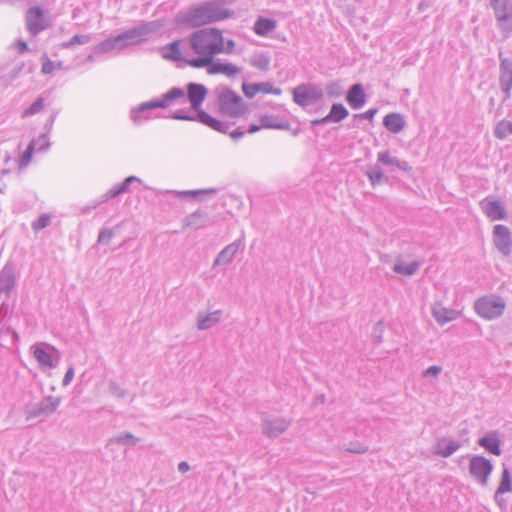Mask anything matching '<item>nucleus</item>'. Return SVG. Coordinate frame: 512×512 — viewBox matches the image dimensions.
Wrapping results in <instances>:
<instances>
[{"label":"nucleus","instance_id":"nucleus-1","mask_svg":"<svg viewBox=\"0 0 512 512\" xmlns=\"http://www.w3.org/2000/svg\"><path fill=\"white\" fill-rule=\"evenodd\" d=\"M189 49H183L180 41L172 42L161 48L165 59L183 61L193 68H204L212 64L218 54H231L235 42L225 40L221 30L216 28L200 29L189 37Z\"/></svg>","mask_w":512,"mask_h":512},{"label":"nucleus","instance_id":"nucleus-2","mask_svg":"<svg viewBox=\"0 0 512 512\" xmlns=\"http://www.w3.org/2000/svg\"><path fill=\"white\" fill-rule=\"evenodd\" d=\"M229 14L213 4H206L190 10L184 17V22L191 27L203 26L227 18Z\"/></svg>","mask_w":512,"mask_h":512},{"label":"nucleus","instance_id":"nucleus-3","mask_svg":"<svg viewBox=\"0 0 512 512\" xmlns=\"http://www.w3.org/2000/svg\"><path fill=\"white\" fill-rule=\"evenodd\" d=\"M505 300L496 294L485 295L474 302V310L477 315L491 321L500 318L505 311Z\"/></svg>","mask_w":512,"mask_h":512},{"label":"nucleus","instance_id":"nucleus-4","mask_svg":"<svg viewBox=\"0 0 512 512\" xmlns=\"http://www.w3.org/2000/svg\"><path fill=\"white\" fill-rule=\"evenodd\" d=\"M29 350L42 371L55 369L61 361V352L47 342H36Z\"/></svg>","mask_w":512,"mask_h":512},{"label":"nucleus","instance_id":"nucleus-5","mask_svg":"<svg viewBox=\"0 0 512 512\" xmlns=\"http://www.w3.org/2000/svg\"><path fill=\"white\" fill-rule=\"evenodd\" d=\"M17 267L12 261H8L0 272V298L5 297L0 307V312L7 314L9 306L6 300L10 297L16 286Z\"/></svg>","mask_w":512,"mask_h":512},{"label":"nucleus","instance_id":"nucleus-6","mask_svg":"<svg viewBox=\"0 0 512 512\" xmlns=\"http://www.w3.org/2000/svg\"><path fill=\"white\" fill-rule=\"evenodd\" d=\"M247 110L241 96L233 91H225L219 97V111L230 117H239Z\"/></svg>","mask_w":512,"mask_h":512},{"label":"nucleus","instance_id":"nucleus-7","mask_svg":"<svg viewBox=\"0 0 512 512\" xmlns=\"http://www.w3.org/2000/svg\"><path fill=\"white\" fill-rule=\"evenodd\" d=\"M469 474L481 486L488 484L493 471L492 462L482 455H474L469 461Z\"/></svg>","mask_w":512,"mask_h":512},{"label":"nucleus","instance_id":"nucleus-8","mask_svg":"<svg viewBox=\"0 0 512 512\" xmlns=\"http://www.w3.org/2000/svg\"><path fill=\"white\" fill-rule=\"evenodd\" d=\"M60 402L61 399L59 397H44L39 403L27 410V418H36L43 415L48 416L56 411Z\"/></svg>","mask_w":512,"mask_h":512},{"label":"nucleus","instance_id":"nucleus-9","mask_svg":"<svg viewBox=\"0 0 512 512\" xmlns=\"http://www.w3.org/2000/svg\"><path fill=\"white\" fill-rule=\"evenodd\" d=\"M320 97L321 92L310 85H300L293 90V100L301 106H306Z\"/></svg>","mask_w":512,"mask_h":512},{"label":"nucleus","instance_id":"nucleus-10","mask_svg":"<svg viewBox=\"0 0 512 512\" xmlns=\"http://www.w3.org/2000/svg\"><path fill=\"white\" fill-rule=\"evenodd\" d=\"M493 241L497 249L504 254L511 251L512 239L510 230L504 225H496L493 231Z\"/></svg>","mask_w":512,"mask_h":512},{"label":"nucleus","instance_id":"nucleus-11","mask_svg":"<svg viewBox=\"0 0 512 512\" xmlns=\"http://www.w3.org/2000/svg\"><path fill=\"white\" fill-rule=\"evenodd\" d=\"M290 422L282 417L265 418L263 420V432L269 438H276L287 430Z\"/></svg>","mask_w":512,"mask_h":512},{"label":"nucleus","instance_id":"nucleus-12","mask_svg":"<svg viewBox=\"0 0 512 512\" xmlns=\"http://www.w3.org/2000/svg\"><path fill=\"white\" fill-rule=\"evenodd\" d=\"M223 317V311L218 309L212 312L199 311L196 316V326L200 331H206L216 326Z\"/></svg>","mask_w":512,"mask_h":512},{"label":"nucleus","instance_id":"nucleus-13","mask_svg":"<svg viewBox=\"0 0 512 512\" xmlns=\"http://www.w3.org/2000/svg\"><path fill=\"white\" fill-rule=\"evenodd\" d=\"M478 445L495 456H500L502 453L501 440L498 431L485 433L478 439Z\"/></svg>","mask_w":512,"mask_h":512},{"label":"nucleus","instance_id":"nucleus-14","mask_svg":"<svg viewBox=\"0 0 512 512\" xmlns=\"http://www.w3.org/2000/svg\"><path fill=\"white\" fill-rule=\"evenodd\" d=\"M431 312L436 322L441 326L456 320L460 316L459 311L444 307L441 303H435Z\"/></svg>","mask_w":512,"mask_h":512},{"label":"nucleus","instance_id":"nucleus-15","mask_svg":"<svg viewBox=\"0 0 512 512\" xmlns=\"http://www.w3.org/2000/svg\"><path fill=\"white\" fill-rule=\"evenodd\" d=\"M27 26L30 32L36 34L47 27L43 11L39 7H32L27 12Z\"/></svg>","mask_w":512,"mask_h":512},{"label":"nucleus","instance_id":"nucleus-16","mask_svg":"<svg viewBox=\"0 0 512 512\" xmlns=\"http://www.w3.org/2000/svg\"><path fill=\"white\" fill-rule=\"evenodd\" d=\"M187 95L194 110L199 111L207 95V89L202 84L190 83L187 86Z\"/></svg>","mask_w":512,"mask_h":512},{"label":"nucleus","instance_id":"nucleus-17","mask_svg":"<svg viewBox=\"0 0 512 512\" xmlns=\"http://www.w3.org/2000/svg\"><path fill=\"white\" fill-rule=\"evenodd\" d=\"M242 90H243V93L248 98H254L259 93L274 94V95L281 94L280 89L273 88V86L269 83H252V84L244 83L242 85Z\"/></svg>","mask_w":512,"mask_h":512},{"label":"nucleus","instance_id":"nucleus-18","mask_svg":"<svg viewBox=\"0 0 512 512\" xmlns=\"http://www.w3.org/2000/svg\"><path fill=\"white\" fill-rule=\"evenodd\" d=\"M460 447L461 443L458 440L442 438L436 443L434 452L436 455L448 458L453 455Z\"/></svg>","mask_w":512,"mask_h":512},{"label":"nucleus","instance_id":"nucleus-19","mask_svg":"<svg viewBox=\"0 0 512 512\" xmlns=\"http://www.w3.org/2000/svg\"><path fill=\"white\" fill-rule=\"evenodd\" d=\"M260 124H252L248 130L249 133L253 134L262 129H283L287 125L278 123L277 119L272 115H262L259 119Z\"/></svg>","mask_w":512,"mask_h":512},{"label":"nucleus","instance_id":"nucleus-20","mask_svg":"<svg viewBox=\"0 0 512 512\" xmlns=\"http://www.w3.org/2000/svg\"><path fill=\"white\" fill-rule=\"evenodd\" d=\"M512 491V472L511 469L503 465V471L499 486L495 492V501L499 503V496Z\"/></svg>","mask_w":512,"mask_h":512},{"label":"nucleus","instance_id":"nucleus-21","mask_svg":"<svg viewBox=\"0 0 512 512\" xmlns=\"http://www.w3.org/2000/svg\"><path fill=\"white\" fill-rule=\"evenodd\" d=\"M484 212L491 220H503L507 216L504 205L499 201H488L484 206Z\"/></svg>","mask_w":512,"mask_h":512},{"label":"nucleus","instance_id":"nucleus-22","mask_svg":"<svg viewBox=\"0 0 512 512\" xmlns=\"http://www.w3.org/2000/svg\"><path fill=\"white\" fill-rule=\"evenodd\" d=\"M383 125L392 133L400 132L405 126V120L401 114L390 113L383 119Z\"/></svg>","mask_w":512,"mask_h":512},{"label":"nucleus","instance_id":"nucleus-23","mask_svg":"<svg viewBox=\"0 0 512 512\" xmlns=\"http://www.w3.org/2000/svg\"><path fill=\"white\" fill-rule=\"evenodd\" d=\"M347 101L351 107L358 109L365 103V94L359 84L353 85L347 95Z\"/></svg>","mask_w":512,"mask_h":512},{"label":"nucleus","instance_id":"nucleus-24","mask_svg":"<svg viewBox=\"0 0 512 512\" xmlns=\"http://www.w3.org/2000/svg\"><path fill=\"white\" fill-rule=\"evenodd\" d=\"M197 119L203 123L204 125L210 127L211 129L218 131V132H226V126L219 121L218 119L214 118L213 116L209 115L203 110L198 111Z\"/></svg>","mask_w":512,"mask_h":512},{"label":"nucleus","instance_id":"nucleus-25","mask_svg":"<svg viewBox=\"0 0 512 512\" xmlns=\"http://www.w3.org/2000/svg\"><path fill=\"white\" fill-rule=\"evenodd\" d=\"M348 115L347 109L342 104H334L331 108L330 113L321 120L314 121L315 124H319L326 121L339 122L346 118Z\"/></svg>","mask_w":512,"mask_h":512},{"label":"nucleus","instance_id":"nucleus-26","mask_svg":"<svg viewBox=\"0 0 512 512\" xmlns=\"http://www.w3.org/2000/svg\"><path fill=\"white\" fill-rule=\"evenodd\" d=\"M208 73L213 74H224L227 76H233L239 73V69L231 64L228 63H213L208 66Z\"/></svg>","mask_w":512,"mask_h":512},{"label":"nucleus","instance_id":"nucleus-27","mask_svg":"<svg viewBox=\"0 0 512 512\" xmlns=\"http://www.w3.org/2000/svg\"><path fill=\"white\" fill-rule=\"evenodd\" d=\"M276 28V21L268 18H259L254 24V32L259 36H266Z\"/></svg>","mask_w":512,"mask_h":512},{"label":"nucleus","instance_id":"nucleus-28","mask_svg":"<svg viewBox=\"0 0 512 512\" xmlns=\"http://www.w3.org/2000/svg\"><path fill=\"white\" fill-rule=\"evenodd\" d=\"M419 266L420 263L418 261H412L410 263L399 261L394 264L393 271L404 276H411L416 273V271L419 269Z\"/></svg>","mask_w":512,"mask_h":512},{"label":"nucleus","instance_id":"nucleus-29","mask_svg":"<svg viewBox=\"0 0 512 512\" xmlns=\"http://www.w3.org/2000/svg\"><path fill=\"white\" fill-rule=\"evenodd\" d=\"M139 442V438L131 434L130 432H122L109 439L108 445L113 443H119L126 446H135Z\"/></svg>","mask_w":512,"mask_h":512},{"label":"nucleus","instance_id":"nucleus-30","mask_svg":"<svg viewBox=\"0 0 512 512\" xmlns=\"http://www.w3.org/2000/svg\"><path fill=\"white\" fill-rule=\"evenodd\" d=\"M512 134V122L502 120L497 123L495 128V135L499 139H504Z\"/></svg>","mask_w":512,"mask_h":512},{"label":"nucleus","instance_id":"nucleus-31","mask_svg":"<svg viewBox=\"0 0 512 512\" xmlns=\"http://www.w3.org/2000/svg\"><path fill=\"white\" fill-rule=\"evenodd\" d=\"M61 68H62L61 62L54 63L47 55H44L42 57L41 72L43 74H50V73L54 72L56 69H61Z\"/></svg>","mask_w":512,"mask_h":512},{"label":"nucleus","instance_id":"nucleus-32","mask_svg":"<svg viewBox=\"0 0 512 512\" xmlns=\"http://www.w3.org/2000/svg\"><path fill=\"white\" fill-rule=\"evenodd\" d=\"M45 105L42 98H38L33 104H31L23 113L24 117L33 116L43 111Z\"/></svg>","mask_w":512,"mask_h":512},{"label":"nucleus","instance_id":"nucleus-33","mask_svg":"<svg viewBox=\"0 0 512 512\" xmlns=\"http://www.w3.org/2000/svg\"><path fill=\"white\" fill-rule=\"evenodd\" d=\"M177 99H185V92L180 88H173L163 96V100L167 101V107Z\"/></svg>","mask_w":512,"mask_h":512},{"label":"nucleus","instance_id":"nucleus-34","mask_svg":"<svg viewBox=\"0 0 512 512\" xmlns=\"http://www.w3.org/2000/svg\"><path fill=\"white\" fill-rule=\"evenodd\" d=\"M136 178L133 177V176H130L128 178L125 179V181L117 188V189H112L109 191V194L111 197H115L121 193H124L125 191H127L128 187H129V184L134 181Z\"/></svg>","mask_w":512,"mask_h":512},{"label":"nucleus","instance_id":"nucleus-35","mask_svg":"<svg viewBox=\"0 0 512 512\" xmlns=\"http://www.w3.org/2000/svg\"><path fill=\"white\" fill-rule=\"evenodd\" d=\"M35 145H36L35 141H31V143L28 145L26 151L22 155L21 166H25L31 161Z\"/></svg>","mask_w":512,"mask_h":512},{"label":"nucleus","instance_id":"nucleus-36","mask_svg":"<svg viewBox=\"0 0 512 512\" xmlns=\"http://www.w3.org/2000/svg\"><path fill=\"white\" fill-rule=\"evenodd\" d=\"M109 391L113 396L117 398H123L126 395L125 390L122 389L116 382L113 381H111L109 384Z\"/></svg>","mask_w":512,"mask_h":512},{"label":"nucleus","instance_id":"nucleus-37","mask_svg":"<svg viewBox=\"0 0 512 512\" xmlns=\"http://www.w3.org/2000/svg\"><path fill=\"white\" fill-rule=\"evenodd\" d=\"M50 222V217L48 215H41L34 223L33 228L35 230H40L45 228Z\"/></svg>","mask_w":512,"mask_h":512},{"label":"nucleus","instance_id":"nucleus-38","mask_svg":"<svg viewBox=\"0 0 512 512\" xmlns=\"http://www.w3.org/2000/svg\"><path fill=\"white\" fill-rule=\"evenodd\" d=\"M240 244L239 243H233L229 246H227L221 253V255H229V256H233L235 254H238L241 252V249H240Z\"/></svg>","mask_w":512,"mask_h":512},{"label":"nucleus","instance_id":"nucleus-39","mask_svg":"<svg viewBox=\"0 0 512 512\" xmlns=\"http://www.w3.org/2000/svg\"><path fill=\"white\" fill-rule=\"evenodd\" d=\"M346 450L349 452H352V453L362 454L368 450V447L365 445H361V444L351 443L350 446Z\"/></svg>","mask_w":512,"mask_h":512},{"label":"nucleus","instance_id":"nucleus-40","mask_svg":"<svg viewBox=\"0 0 512 512\" xmlns=\"http://www.w3.org/2000/svg\"><path fill=\"white\" fill-rule=\"evenodd\" d=\"M74 378V368L69 367L64 375V378L62 380L63 386H68Z\"/></svg>","mask_w":512,"mask_h":512},{"label":"nucleus","instance_id":"nucleus-41","mask_svg":"<svg viewBox=\"0 0 512 512\" xmlns=\"http://www.w3.org/2000/svg\"><path fill=\"white\" fill-rule=\"evenodd\" d=\"M442 371V368L440 366H437V365H433V366H430L429 368H427L424 372V376L425 377H428V376H438L440 374V372Z\"/></svg>","mask_w":512,"mask_h":512},{"label":"nucleus","instance_id":"nucleus-42","mask_svg":"<svg viewBox=\"0 0 512 512\" xmlns=\"http://www.w3.org/2000/svg\"><path fill=\"white\" fill-rule=\"evenodd\" d=\"M167 101H164L163 98L160 101H153L143 105V108H166Z\"/></svg>","mask_w":512,"mask_h":512},{"label":"nucleus","instance_id":"nucleus-43","mask_svg":"<svg viewBox=\"0 0 512 512\" xmlns=\"http://www.w3.org/2000/svg\"><path fill=\"white\" fill-rule=\"evenodd\" d=\"M204 193L205 192L201 191V190H193V191H183V192H180L179 195L182 196V197L196 198L199 195H202Z\"/></svg>","mask_w":512,"mask_h":512},{"label":"nucleus","instance_id":"nucleus-44","mask_svg":"<svg viewBox=\"0 0 512 512\" xmlns=\"http://www.w3.org/2000/svg\"><path fill=\"white\" fill-rule=\"evenodd\" d=\"M112 236H113V232L111 230H105L99 234L98 239H99V242L106 243L112 238Z\"/></svg>","mask_w":512,"mask_h":512},{"label":"nucleus","instance_id":"nucleus-45","mask_svg":"<svg viewBox=\"0 0 512 512\" xmlns=\"http://www.w3.org/2000/svg\"><path fill=\"white\" fill-rule=\"evenodd\" d=\"M87 40H88L87 36H78V35H76V36L71 38V40L69 41L68 45L85 43Z\"/></svg>","mask_w":512,"mask_h":512},{"label":"nucleus","instance_id":"nucleus-46","mask_svg":"<svg viewBox=\"0 0 512 512\" xmlns=\"http://www.w3.org/2000/svg\"><path fill=\"white\" fill-rule=\"evenodd\" d=\"M379 160L385 164L393 163V160L390 158V156L387 152L379 154Z\"/></svg>","mask_w":512,"mask_h":512},{"label":"nucleus","instance_id":"nucleus-47","mask_svg":"<svg viewBox=\"0 0 512 512\" xmlns=\"http://www.w3.org/2000/svg\"><path fill=\"white\" fill-rule=\"evenodd\" d=\"M178 470L181 473H186L190 470V465L186 461H182L178 465Z\"/></svg>","mask_w":512,"mask_h":512},{"label":"nucleus","instance_id":"nucleus-48","mask_svg":"<svg viewBox=\"0 0 512 512\" xmlns=\"http://www.w3.org/2000/svg\"><path fill=\"white\" fill-rule=\"evenodd\" d=\"M232 258H220V257H217L215 258V261L213 263V266H217V265H220V264H225V263H228L230 262Z\"/></svg>","mask_w":512,"mask_h":512},{"label":"nucleus","instance_id":"nucleus-49","mask_svg":"<svg viewBox=\"0 0 512 512\" xmlns=\"http://www.w3.org/2000/svg\"><path fill=\"white\" fill-rule=\"evenodd\" d=\"M17 47L20 52H25L28 50V46L25 42H21V41L17 42Z\"/></svg>","mask_w":512,"mask_h":512},{"label":"nucleus","instance_id":"nucleus-50","mask_svg":"<svg viewBox=\"0 0 512 512\" xmlns=\"http://www.w3.org/2000/svg\"><path fill=\"white\" fill-rule=\"evenodd\" d=\"M371 181L374 183L375 181H379L381 179V174L379 172L369 174Z\"/></svg>","mask_w":512,"mask_h":512},{"label":"nucleus","instance_id":"nucleus-51","mask_svg":"<svg viewBox=\"0 0 512 512\" xmlns=\"http://www.w3.org/2000/svg\"><path fill=\"white\" fill-rule=\"evenodd\" d=\"M174 118L175 119H180V120H194V118L189 117V116L184 115V114H175Z\"/></svg>","mask_w":512,"mask_h":512},{"label":"nucleus","instance_id":"nucleus-52","mask_svg":"<svg viewBox=\"0 0 512 512\" xmlns=\"http://www.w3.org/2000/svg\"><path fill=\"white\" fill-rule=\"evenodd\" d=\"M376 114V110H368L363 116L369 120H372Z\"/></svg>","mask_w":512,"mask_h":512},{"label":"nucleus","instance_id":"nucleus-53","mask_svg":"<svg viewBox=\"0 0 512 512\" xmlns=\"http://www.w3.org/2000/svg\"><path fill=\"white\" fill-rule=\"evenodd\" d=\"M8 330L12 333L13 342H18L20 339L18 333L15 330L10 329V328Z\"/></svg>","mask_w":512,"mask_h":512},{"label":"nucleus","instance_id":"nucleus-54","mask_svg":"<svg viewBox=\"0 0 512 512\" xmlns=\"http://www.w3.org/2000/svg\"><path fill=\"white\" fill-rule=\"evenodd\" d=\"M231 137L233 139H238V138L243 137V133L242 132H233V133H231Z\"/></svg>","mask_w":512,"mask_h":512},{"label":"nucleus","instance_id":"nucleus-55","mask_svg":"<svg viewBox=\"0 0 512 512\" xmlns=\"http://www.w3.org/2000/svg\"><path fill=\"white\" fill-rule=\"evenodd\" d=\"M382 330H383V326H382V323H377L376 326H375V333L379 332V333H382Z\"/></svg>","mask_w":512,"mask_h":512}]
</instances>
